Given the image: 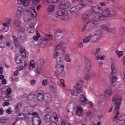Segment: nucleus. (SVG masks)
I'll return each mask as SVG.
<instances>
[{
    "label": "nucleus",
    "mask_w": 125,
    "mask_h": 125,
    "mask_svg": "<svg viewBox=\"0 0 125 125\" xmlns=\"http://www.w3.org/2000/svg\"><path fill=\"white\" fill-rule=\"evenodd\" d=\"M112 102L115 107L114 113L116 114V113L113 119V121L115 122L120 115V109L121 108V104H122V97L118 95L115 96L112 98Z\"/></svg>",
    "instance_id": "f257e3e1"
},
{
    "label": "nucleus",
    "mask_w": 125,
    "mask_h": 125,
    "mask_svg": "<svg viewBox=\"0 0 125 125\" xmlns=\"http://www.w3.org/2000/svg\"><path fill=\"white\" fill-rule=\"evenodd\" d=\"M58 54V52H55L53 58L55 59V58H56V56H58L57 58V68H58L59 69H58V70L55 72V73L57 75H60L61 74H62V72H63V58L60 57Z\"/></svg>",
    "instance_id": "f03ea898"
},
{
    "label": "nucleus",
    "mask_w": 125,
    "mask_h": 125,
    "mask_svg": "<svg viewBox=\"0 0 125 125\" xmlns=\"http://www.w3.org/2000/svg\"><path fill=\"white\" fill-rule=\"evenodd\" d=\"M83 83L82 82V81L77 82L74 86L75 91L77 93H82V92H83Z\"/></svg>",
    "instance_id": "7ed1b4c3"
},
{
    "label": "nucleus",
    "mask_w": 125,
    "mask_h": 125,
    "mask_svg": "<svg viewBox=\"0 0 125 125\" xmlns=\"http://www.w3.org/2000/svg\"><path fill=\"white\" fill-rule=\"evenodd\" d=\"M67 110L68 111L67 116L68 117H73V113L75 111V104L72 103H70L67 105Z\"/></svg>",
    "instance_id": "20e7f679"
},
{
    "label": "nucleus",
    "mask_w": 125,
    "mask_h": 125,
    "mask_svg": "<svg viewBox=\"0 0 125 125\" xmlns=\"http://www.w3.org/2000/svg\"><path fill=\"white\" fill-rule=\"evenodd\" d=\"M104 12L106 17H112L116 14V11H115V9L112 8H106L105 9Z\"/></svg>",
    "instance_id": "39448f33"
},
{
    "label": "nucleus",
    "mask_w": 125,
    "mask_h": 125,
    "mask_svg": "<svg viewBox=\"0 0 125 125\" xmlns=\"http://www.w3.org/2000/svg\"><path fill=\"white\" fill-rule=\"evenodd\" d=\"M93 27L94 26L92 25L91 22H88L84 24L83 26L82 27L81 32H83L85 30H86V31H91V30H92Z\"/></svg>",
    "instance_id": "423d86ee"
},
{
    "label": "nucleus",
    "mask_w": 125,
    "mask_h": 125,
    "mask_svg": "<svg viewBox=\"0 0 125 125\" xmlns=\"http://www.w3.org/2000/svg\"><path fill=\"white\" fill-rule=\"evenodd\" d=\"M10 22H11V20H8L7 22H4L2 23V32L5 33L8 31L9 30V26H10Z\"/></svg>",
    "instance_id": "0eeeda50"
},
{
    "label": "nucleus",
    "mask_w": 125,
    "mask_h": 125,
    "mask_svg": "<svg viewBox=\"0 0 125 125\" xmlns=\"http://www.w3.org/2000/svg\"><path fill=\"white\" fill-rule=\"evenodd\" d=\"M63 55L64 58V60L66 62H71V59L70 58L71 54L66 53V47H63Z\"/></svg>",
    "instance_id": "6e6552de"
},
{
    "label": "nucleus",
    "mask_w": 125,
    "mask_h": 125,
    "mask_svg": "<svg viewBox=\"0 0 125 125\" xmlns=\"http://www.w3.org/2000/svg\"><path fill=\"white\" fill-rule=\"evenodd\" d=\"M84 63L85 64V69L86 72H88L91 70V63L90 60L88 59L85 58L84 60Z\"/></svg>",
    "instance_id": "1a4fd4ad"
},
{
    "label": "nucleus",
    "mask_w": 125,
    "mask_h": 125,
    "mask_svg": "<svg viewBox=\"0 0 125 125\" xmlns=\"http://www.w3.org/2000/svg\"><path fill=\"white\" fill-rule=\"evenodd\" d=\"M112 96V91L111 89H108L106 90L104 93V94H102L101 95V98H105L107 99V98L111 97Z\"/></svg>",
    "instance_id": "9d476101"
},
{
    "label": "nucleus",
    "mask_w": 125,
    "mask_h": 125,
    "mask_svg": "<svg viewBox=\"0 0 125 125\" xmlns=\"http://www.w3.org/2000/svg\"><path fill=\"white\" fill-rule=\"evenodd\" d=\"M92 9L95 14H99L102 13V8H101L99 5L95 6L92 7Z\"/></svg>",
    "instance_id": "9b49d317"
},
{
    "label": "nucleus",
    "mask_w": 125,
    "mask_h": 125,
    "mask_svg": "<svg viewBox=\"0 0 125 125\" xmlns=\"http://www.w3.org/2000/svg\"><path fill=\"white\" fill-rule=\"evenodd\" d=\"M32 121L33 125H41V124H42L41 118L39 116L33 117Z\"/></svg>",
    "instance_id": "f8f14e48"
},
{
    "label": "nucleus",
    "mask_w": 125,
    "mask_h": 125,
    "mask_svg": "<svg viewBox=\"0 0 125 125\" xmlns=\"http://www.w3.org/2000/svg\"><path fill=\"white\" fill-rule=\"evenodd\" d=\"M20 57H21V56L19 55V54L16 55L15 59L16 63L17 64H24V65H26V63H25V60H21Z\"/></svg>",
    "instance_id": "ddd939ff"
},
{
    "label": "nucleus",
    "mask_w": 125,
    "mask_h": 125,
    "mask_svg": "<svg viewBox=\"0 0 125 125\" xmlns=\"http://www.w3.org/2000/svg\"><path fill=\"white\" fill-rule=\"evenodd\" d=\"M94 33V36H96L97 38L96 40H93V42H97V41H98V40H99L101 38L102 33H101V31H100V30L95 31Z\"/></svg>",
    "instance_id": "4468645a"
},
{
    "label": "nucleus",
    "mask_w": 125,
    "mask_h": 125,
    "mask_svg": "<svg viewBox=\"0 0 125 125\" xmlns=\"http://www.w3.org/2000/svg\"><path fill=\"white\" fill-rule=\"evenodd\" d=\"M18 4H22L24 6H28L30 3V0H18Z\"/></svg>",
    "instance_id": "2eb2a0df"
},
{
    "label": "nucleus",
    "mask_w": 125,
    "mask_h": 125,
    "mask_svg": "<svg viewBox=\"0 0 125 125\" xmlns=\"http://www.w3.org/2000/svg\"><path fill=\"white\" fill-rule=\"evenodd\" d=\"M22 105H23V103L22 102H19L16 105H15V110L16 114H18L19 112H20V108L22 107Z\"/></svg>",
    "instance_id": "dca6fc26"
},
{
    "label": "nucleus",
    "mask_w": 125,
    "mask_h": 125,
    "mask_svg": "<svg viewBox=\"0 0 125 125\" xmlns=\"http://www.w3.org/2000/svg\"><path fill=\"white\" fill-rule=\"evenodd\" d=\"M44 100L48 103L51 101V95H50V93H46L44 95Z\"/></svg>",
    "instance_id": "f3484780"
},
{
    "label": "nucleus",
    "mask_w": 125,
    "mask_h": 125,
    "mask_svg": "<svg viewBox=\"0 0 125 125\" xmlns=\"http://www.w3.org/2000/svg\"><path fill=\"white\" fill-rule=\"evenodd\" d=\"M80 101L83 105H85V104L87 103L86 101H87V100H86V98H85L83 95L81 94L80 96Z\"/></svg>",
    "instance_id": "a211bd4d"
},
{
    "label": "nucleus",
    "mask_w": 125,
    "mask_h": 125,
    "mask_svg": "<svg viewBox=\"0 0 125 125\" xmlns=\"http://www.w3.org/2000/svg\"><path fill=\"white\" fill-rule=\"evenodd\" d=\"M52 120V116L49 114H46L44 117V121L45 123H49Z\"/></svg>",
    "instance_id": "6ab92c4d"
},
{
    "label": "nucleus",
    "mask_w": 125,
    "mask_h": 125,
    "mask_svg": "<svg viewBox=\"0 0 125 125\" xmlns=\"http://www.w3.org/2000/svg\"><path fill=\"white\" fill-rule=\"evenodd\" d=\"M83 108H82L81 106H78L77 108L76 115L82 116L83 115Z\"/></svg>",
    "instance_id": "aec40b11"
},
{
    "label": "nucleus",
    "mask_w": 125,
    "mask_h": 125,
    "mask_svg": "<svg viewBox=\"0 0 125 125\" xmlns=\"http://www.w3.org/2000/svg\"><path fill=\"white\" fill-rule=\"evenodd\" d=\"M91 14H92L91 11H86L83 15V19L85 20V19H86L87 18H88L90 16V15H91Z\"/></svg>",
    "instance_id": "412c9836"
},
{
    "label": "nucleus",
    "mask_w": 125,
    "mask_h": 125,
    "mask_svg": "<svg viewBox=\"0 0 125 125\" xmlns=\"http://www.w3.org/2000/svg\"><path fill=\"white\" fill-rule=\"evenodd\" d=\"M49 87L51 92L53 93H55L56 92V89H57L56 84H53L52 85H50Z\"/></svg>",
    "instance_id": "4be33fe9"
},
{
    "label": "nucleus",
    "mask_w": 125,
    "mask_h": 125,
    "mask_svg": "<svg viewBox=\"0 0 125 125\" xmlns=\"http://www.w3.org/2000/svg\"><path fill=\"white\" fill-rule=\"evenodd\" d=\"M101 13L102 14L101 15H99L97 18L99 21H100V20H104V19H105V18L107 17L104 11L102 12Z\"/></svg>",
    "instance_id": "5701e85b"
},
{
    "label": "nucleus",
    "mask_w": 125,
    "mask_h": 125,
    "mask_svg": "<svg viewBox=\"0 0 125 125\" xmlns=\"http://www.w3.org/2000/svg\"><path fill=\"white\" fill-rule=\"evenodd\" d=\"M44 95H42V93H39L37 95V99L40 102H42L43 100H44Z\"/></svg>",
    "instance_id": "b1692460"
},
{
    "label": "nucleus",
    "mask_w": 125,
    "mask_h": 125,
    "mask_svg": "<svg viewBox=\"0 0 125 125\" xmlns=\"http://www.w3.org/2000/svg\"><path fill=\"white\" fill-rule=\"evenodd\" d=\"M92 34H90L88 36H86L83 39V42H84V43H86L87 42H90V39H92Z\"/></svg>",
    "instance_id": "393cba45"
},
{
    "label": "nucleus",
    "mask_w": 125,
    "mask_h": 125,
    "mask_svg": "<svg viewBox=\"0 0 125 125\" xmlns=\"http://www.w3.org/2000/svg\"><path fill=\"white\" fill-rule=\"evenodd\" d=\"M116 65L115 64L112 63L111 66V72H110L111 75H114L117 73V70L116 69Z\"/></svg>",
    "instance_id": "a878e982"
},
{
    "label": "nucleus",
    "mask_w": 125,
    "mask_h": 125,
    "mask_svg": "<svg viewBox=\"0 0 125 125\" xmlns=\"http://www.w3.org/2000/svg\"><path fill=\"white\" fill-rule=\"evenodd\" d=\"M20 52L22 58H25V57H26V50H25V48H20Z\"/></svg>",
    "instance_id": "bb28decb"
},
{
    "label": "nucleus",
    "mask_w": 125,
    "mask_h": 125,
    "mask_svg": "<svg viewBox=\"0 0 125 125\" xmlns=\"http://www.w3.org/2000/svg\"><path fill=\"white\" fill-rule=\"evenodd\" d=\"M110 78L111 79L110 80V84L111 85H113V84L114 83H116L117 82V80H118V77L114 76H110Z\"/></svg>",
    "instance_id": "cd10ccee"
},
{
    "label": "nucleus",
    "mask_w": 125,
    "mask_h": 125,
    "mask_svg": "<svg viewBox=\"0 0 125 125\" xmlns=\"http://www.w3.org/2000/svg\"><path fill=\"white\" fill-rule=\"evenodd\" d=\"M86 6V5L83 3V2H81L79 4L76 5V7L78 8V9H82V8H84Z\"/></svg>",
    "instance_id": "c85d7f7f"
},
{
    "label": "nucleus",
    "mask_w": 125,
    "mask_h": 125,
    "mask_svg": "<svg viewBox=\"0 0 125 125\" xmlns=\"http://www.w3.org/2000/svg\"><path fill=\"white\" fill-rule=\"evenodd\" d=\"M70 2L69 1H64L63 3V9H66V8H69L70 7Z\"/></svg>",
    "instance_id": "c756f323"
},
{
    "label": "nucleus",
    "mask_w": 125,
    "mask_h": 125,
    "mask_svg": "<svg viewBox=\"0 0 125 125\" xmlns=\"http://www.w3.org/2000/svg\"><path fill=\"white\" fill-rule=\"evenodd\" d=\"M99 21V20L98 19L96 18V19H94L92 20L91 22H90V23H92V24L93 25V26L94 27L95 26H96L97 25H98V21Z\"/></svg>",
    "instance_id": "7c9ffc66"
},
{
    "label": "nucleus",
    "mask_w": 125,
    "mask_h": 125,
    "mask_svg": "<svg viewBox=\"0 0 125 125\" xmlns=\"http://www.w3.org/2000/svg\"><path fill=\"white\" fill-rule=\"evenodd\" d=\"M25 63L26 65H25L24 63H20V71H21V70H26V67L27 66L26 61H25Z\"/></svg>",
    "instance_id": "2f4dec72"
},
{
    "label": "nucleus",
    "mask_w": 125,
    "mask_h": 125,
    "mask_svg": "<svg viewBox=\"0 0 125 125\" xmlns=\"http://www.w3.org/2000/svg\"><path fill=\"white\" fill-rule=\"evenodd\" d=\"M55 38H59V39H62V31H57L55 34Z\"/></svg>",
    "instance_id": "473e14b6"
},
{
    "label": "nucleus",
    "mask_w": 125,
    "mask_h": 125,
    "mask_svg": "<svg viewBox=\"0 0 125 125\" xmlns=\"http://www.w3.org/2000/svg\"><path fill=\"white\" fill-rule=\"evenodd\" d=\"M8 120V118L3 117H1L0 118V123L1 124H6L7 123V121Z\"/></svg>",
    "instance_id": "72a5a7b5"
},
{
    "label": "nucleus",
    "mask_w": 125,
    "mask_h": 125,
    "mask_svg": "<svg viewBox=\"0 0 125 125\" xmlns=\"http://www.w3.org/2000/svg\"><path fill=\"white\" fill-rule=\"evenodd\" d=\"M62 48H63V42H60L58 46L55 48V51H58V50L62 49Z\"/></svg>",
    "instance_id": "f704fd0d"
},
{
    "label": "nucleus",
    "mask_w": 125,
    "mask_h": 125,
    "mask_svg": "<svg viewBox=\"0 0 125 125\" xmlns=\"http://www.w3.org/2000/svg\"><path fill=\"white\" fill-rule=\"evenodd\" d=\"M106 32L108 33H111V34H116V29L110 27H107L106 29Z\"/></svg>",
    "instance_id": "c9c22d12"
},
{
    "label": "nucleus",
    "mask_w": 125,
    "mask_h": 125,
    "mask_svg": "<svg viewBox=\"0 0 125 125\" xmlns=\"http://www.w3.org/2000/svg\"><path fill=\"white\" fill-rule=\"evenodd\" d=\"M65 16L66 17V18H65ZM68 16V12L66 10H63V20H68L69 19V18Z\"/></svg>",
    "instance_id": "e433bc0d"
},
{
    "label": "nucleus",
    "mask_w": 125,
    "mask_h": 125,
    "mask_svg": "<svg viewBox=\"0 0 125 125\" xmlns=\"http://www.w3.org/2000/svg\"><path fill=\"white\" fill-rule=\"evenodd\" d=\"M32 11L33 12H31V17L35 18V17H37V12H36V8L33 7L32 8Z\"/></svg>",
    "instance_id": "4c0bfd02"
},
{
    "label": "nucleus",
    "mask_w": 125,
    "mask_h": 125,
    "mask_svg": "<svg viewBox=\"0 0 125 125\" xmlns=\"http://www.w3.org/2000/svg\"><path fill=\"white\" fill-rule=\"evenodd\" d=\"M37 66L38 68H40L43 65V60H39L37 62Z\"/></svg>",
    "instance_id": "58836bf2"
},
{
    "label": "nucleus",
    "mask_w": 125,
    "mask_h": 125,
    "mask_svg": "<svg viewBox=\"0 0 125 125\" xmlns=\"http://www.w3.org/2000/svg\"><path fill=\"white\" fill-rule=\"evenodd\" d=\"M70 11L73 13H76L79 11V8L77 7L76 6H74L70 9Z\"/></svg>",
    "instance_id": "ea45409f"
},
{
    "label": "nucleus",
    "mask_w": 125,
    "mask_h": 125,
    "mask_svg": "<svg viewBox=\"0 0 125 125\" xmlns=\"http://www.w3.org/2000/svg\"><path fill=\"white\" fill-rule=\"evenodd\" d=\"M116 54L118 56V57H121V56H123L124 55V51H120L119 50H116L115 51Z\"/></svg>",
    "instance_id": "a19ab883"
},
{
    "label": "nucleus",
    "mask_w": 125,
    "mask_h": 125,
    "mask_svg": "<svg viewBox=\"0 0 125 125\" xmlns=\"http://www.w3.org/2000/svg\"><path fill=\"white\" fill-rule=\"evenodd\" d=\"M4 101H11V100H12V97L6 95V96L4 97Z\"/></svg>",
    "instance_id": "79ce46f5"
},
{
    "label": "nucleus",
    "mask_w": 125,
    "mask_h": 125,
    "mask_svg": "<svg viewBox=\"0 0 125 125\" xmlns=\"http://www.w3.org/2000/svg\"><path fill=\"white\" fill-rule=\"evenodd\" d=\"M69 43H70V38L69 37H65L64 38L63 44H69Z\"/></svg>",
    "instance_id": "37998d69"
},
{
    "label": "nucleus",
    "mask_w": 125,
    "mask_h": 125,
    "mask_svg": "<svg viewBox=\"0 0 125 125\" xmlns=\"http://www.w3.org/2000/svg\"><path fill=\"white\" fill-rule=\"evenodd\" d=\"M37 105H38V104L36 101H31L30 102V106L31 107H32V108H35V107L37 106Z\"/></svg>",
    "instance_id": "c03bdc74"
},
{
    "label": "nucleus",
    "mask_w": 125,
    "mask_h": 125,
    "mask_svg": "<svg viewBox=\"0 0 125 125\" xmlns=\"http://www.w3.org/2000/svg\"><path fill=\"white\" fill-rule=\"evenodd\" d=\"M13 42L16 47H19L20 46V43H19L17 39H14Z\"/></svg>",
    "instance_id": "a18cd8bd"
},
{
    "label": "nucleus",
    "mask_w": 125,
    "mask_h": 125,
    "mask_svg": "<svg viewBox=\"0 0 125 125\" xmlns=\"http://www.w3.org/2000/svg\"><path fill=\"white\" fill-rule=\"evenodd\" d=\"M11 92H12L11 88L7 87V88L6 89V95H10V94H11Z\"/></svg>",
    "instance_id": "49530a36"
},
{
    "label": "nucleus",
    "mask_w": 125,
    "mask_h": 125,
    "mask_svg": "<svg viewBox=\"0 0 125 125\" xmlns=\"http://www.w3.org/2000/svg\"><path fill=\"white\" fill-rule=\"evenodd\" d=\"M22 11L23 9L22 8V7H19L16 12L17 15H19V14H21V13L22 12Z\"/></svg>",
    "instance_id": "de8ad7c7"
},
{
    "label": "nucleus",
    "mask_w": 125,
    "mask_h": 125,
    "mask_svg": "<svg viewBox=\"0 0 125 125\" xmlns=\"http://www.w3.org/2000/svg\"><path fill=\"white\" fill-rule=\"evenodd\" d=\"M14 24L16 26V27H20L21 25V21L17 20L15 21Z\"/></svg>",
    "instance_id": "09e8293b"
},
{
    "label": "nucleus",
    "mask_w": 125,
    "mask_h": 125,
    "mask_svg": "<svg viewBox=\"0 0 125 125\" xmlns=\"http://www.w3.org/2000/svg\"><path fill=\"white\" fill-rule=\"evenodd\" d=\"M21 36H20V40L23 41V40H25L26 38V34L25 33H20Z\"/></svg>",
    "instance_id": "8fccbe9b"
},
{
    "label": "nucleus",
    "mask_w": 125,
    "mask_h": 125,
    "mask_svg": "<svg viewBox=\"0 0 125 125\" xmlns=\"http://www.w3.org/2000/svg\"><path fill=\"white\" fill-rule=\"evenodd\" d=\"M70 92L72 95H75V96H78L77 94H80L79 93H78L77 92H76V90L74 88V90H70Z\"/></svg>",
    "instance_id": "3c124183"
},
{
    "label": "nucleus",
    "mask_w": 125,
    "mask_h": 125,
    "mask_svg": "<svg viewBox=\"0 0 125 125\" xmlns=\"http://www.w3.org/2000/svg\"><path fill=\"white\" fill-rule=\"evenodd\" d=\"M56 14L58 16H63V9L58 11L56 13Z\"/></svg>",
    "instance_id": "603ef678"
},
{
    "label": "nucleus",
    "mask_w": 125,
    "mask_h": 125,
    "mask_svg": "<svg viewBox=\"0 0 125 125\" xmlns=\"http://www.w3.org/2000/svg\"><path fill=\"white\" fill-rule=\"evenodd\" d=\"M54 10V6L51 5L49 6L48 7V11L49 12H52L53 10Z\"/></svg>",
    "instance_id": "864d4df0"
},
{
    "label": "nucleus",
    "mask_w": 125,
    "mask_h": 125,
    "mask_svg": "<svg viewBox=\"0 0 125 125\" xmlns=\"http://www.w3.org/2000/svg\"><path fill=\"white\" fill-rule=\"evenodd\" d=\"M118 121L120 122H122L123 123H125V115L124 116H120L119 118Z\"/></svg>",
    "instance_id": "5fc2aeb1"
},
{
    "label": "nucleus",
    "mask_w": 125,
    "mask_h": 125,
    "mask_svg": "<svg viewBox=\"0 0 125 125\" xmlns=\"http://www.w3.org/2000/svg\"><path fill=\"white\" fill-rule=\"evenodd\" d=\"M41 71H42V67H38L37 68H36V72L37 73V75L39 76L41 74Z\"/></svg>",
    "instance_id": "6e6d98bb"
},
{
    "label": "nucleus",
    "mask_w": 125,
    "mask_h": 125,
    "mask_svg": "<svg viewBox=\"0 0 125 125\" xmlns=\"http://www.w3.org/2000/svg\"><path fill=\"white\" fill-rule=\"evenodd\" d=\"M101 28L102 29V30H104V31H106L108 26H107V25L106 24H103L102 25H101Z\"/></svg>",
    "instance_id": "4d7b16f0"
},
{
    "label": "nucleus",
    "mask_w": 125,
    "mask_h": 125,
    "mask_svg": "<svg viewBox=\"0 0 125 125\" xmlns=\"http://www.w3.org/2000/svg\"><path fill=\"white\" fill-rule=\"evenodd\" d=\"M96 58H97V60H105V55H103L101 57L99 56H97Z\"/></svg>",
    "instance_id": "13d9d810"
},
{
    "label": "nucleus",
    "mask_w": 125,
    "mask_h": 125,
    "mask_svg": "<svg viewBox=\"0 0 125 125\" xmlns=\"http://www.w3.org/2000/svg\"><path fill=\"white\" fill-rule=\"evenodd\" d=\"M10 79L11 82H18L19 80V78L18 77H16L14 78H13V77H11Z\"/></svg>",
    "instance_id": "bf43d9fd"
},
{
    "label": "nucleus",
    "mask_w": 125,
    "mask_h": 125,
    "mask_svg": "<svg viewBox=\"0 0 125 125\" xmlns=\"http://www.w3.org/2000/svg\"><path fill=\"white\" fill-rule=\"evenodd\" d=\"M84 80H86V81H88V80H89V79L90 78V74H85L84 76Z\"/></svg>",
    "instance_id": "052dcab7"
},
{
    "label": "nucleus",
    "mask_w": 125,
    "mask_h": 125,
    "mask_svg": "<svg viewBox=\"0 0 125 125\" xmlns=\"http://www.w3.org/2000/svg\"><path fill=\"white\" fill-rule=\"evenodd\" d=\"M34 25H32V26L29 27V29L27 30V32L30 33H34V30L32 29L31 30H30V29L34 28Z\"/></svg>",
    "instance_id": "680f3d73"
},
{
    "label": "nucleus",
    "mask_w": 125,
    "mask_h": 125,
    "mask_svg": "<svg viewBox=\"0 0 125 125\" xmlns=\"http://www.w3.org/2000/svg\"><path fill=\"white\" fill-rule=\"evenodd\" d=\"M32 62H34V61H31L30 62V65H29V67H32V69H35V63H33Z\"/></svg>",
    "instance_id": "e2e57ef3"
},
{
    "label": "nucleus",
    "mask_w": 125,
    "mask_h": 125,
    "mask_svg": "<svg viewBox=\"0 0 125 125\" xmlns=\"http://www.w3.org/2000/svg\"><path fill=\"white\" fill-rule=\"evenodd\" d=\"M58 8L59 9H63V3L60 2L58 6Z\"/></svg>",
    "instance_id": "0e129e2a"
},
{
    "label": "nucleus",
    "mask_w": 125,
    "mask_h": 125,
    "mask_svg": "<svg viewBox=\"0 0 125 125\" xmlns=\"http://www.w3.org/2000/svg\"><path fill=\"white\" fill-rule=\"evenodd\" d=\"M87 116L88 118H91L92 117V111H88L87 112Z\"/></svg>",
    "instance_id": "69168bd1"
},
{
    "label": "nucleus",
    "mask_w": 125,
    "mask_h": 125,
    "mask_svg": "<svg viewBox=\"0 0 125 125\" xmlns=\"http://www.w3.org/2000/svg\"><path fill=\"white\" fill-rule=\"evenodd\" d=\"M53 116L54 117V118L55 121H56V122L58 121V118L57 117V114H56V113L53 112Z\"/></svg>",
    "instance_id": "338daca9"
},
{
    "label": "nucleus",
    "mask_w": 125,
    "mask_h": 125,
    "mask_svg": "<svg viewBox=\"0 0 125 125\" xmlns=\"http://www.w3.org/2000/svg\"><path fill=\"white\" fill-rule=\"evenodd\" d=\"M46 112L48 114H49V113H51V109H50V107L49 106H47L46 108Z\"/></svg>",
    "instance_id": "774afa93"
}]
</instances>
